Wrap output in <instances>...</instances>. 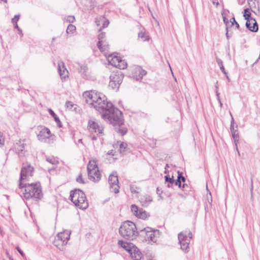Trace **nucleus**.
<instances>
[{"instance_id": "de8ad7c7", "label": "nucleus", "mask_w": 260, "mask_h": 260, "mask_svg": "<svg viewBox=\"0 0 260 260\" xmlns=\"http://www.w3.org/2000/svg\"><path fill=\"white\" fill-rule=\"evenodd\" d=\"M174 183H175L176 185L178 186L179 187H181V182L178 179L175 181Z\"/></svg>"}, {"instance_id": "c03bdc74", "label": "nucleus", "mask_w": 260, "mask_h": 260, "mask_svg": "<svg viewBox=\"0 0 260 260\" xmlns=\"http://www.w3.org/2000/svg\"><path fill=\"white\" fill-rule=\"evenodd\" d=\"M5 139L3 136V134L0 133V146L4 144Z\"/></svg>"}, {"instance_id": "a18cd8bd", "label": "nucleus", "mask_w": 260, "mask_h": 260, "mask_svg": "<svg viewBox=\"0 0 260 260\" xmlns=\"http://www.w3.org/2000/svg\"><path fill=\"white\" fill-rule=\"evenodd\" d=\"M216 59L217 63L220 68H221L222 66H223L222 64V61L220 59L218 58L217 57H216Z\"/></svg>"}, {"instance_id": "c756f323", "label": "nucleus", "mask_w": 260, "mask_h": 260, "mask_svg": "<svg viewBox=\"0 0 260 260\" xmlns=\"http://www.w3.org/2000/svg\"><path fill=\"white\" fill-rule=\"evenodd\" d=\"M46 160L53 165H56L58 163V160L54 157H46Z\"/></svg>"}, {"instance_id": "ddd939ff", "label": "nucleus", "mask_w": 260, "mask_h": 260, "mask_svg": "<svg viewBox=\"0 0 260 260\" xmlns=\"http://www.w3.org/2000/svg\"><path fill=\"white\" fill-rule=\"evenodd\" d=\"M146 72L140 66L135 67L132 70V77L136 80H140L145 75Z\"/></svg>"}, {"instance_id": "a19ab883", "label": "nucleus", "mask_w": 260, "mask_h": 260, "mask_svg": "<svg viewBox=\"0 0 260 260\" xmlns=\"http://www.w3.org/2000/svg\"><path fill=\"white\" fill-rule=\"evenodd\" d=\"M231 26L233 25L234 24H236V26L237 28H239V24L235 20V19L234 17H233L231 19Z\"/></svg>"}, {"instance_id": "20e7f679", "label": "nucleus", "mask_w": 260, "mask_h": 260, "mask_svg": "<svg viewBox=\"0 0 260 260\" xmlns=\"http://www.w3.org/2000/svg\"><path fill=\"white\" fill-rule=\"evenodd\" d=\"M70 198L71 201L79 209L84 210L88 207L86 197L84 193L80 189L71 191Z\"/></svg>"}, {"instance_id": "0e129e2a", "label": "nucleus", "mask_w": 260, "mask_h": 260, "mask_svg": "<svg viewBox=\"0 0 260 260\" xmlns=\"http://www.w3.org/2000/svg\"><path fill=\"white\" fill-rule=\"evenodd\" d=\"M218 101H219V102L220 106V107H222V103H221V102L220 100H218Z\"/></svg>"}, {"instance_id": "49530a36", "label": "nucleus", "mask_w": 260, "mask_h": 260, "mask_svg": "<svg viewBox=\"0 0 260 260\" xmlns=\"http://www.w3.org/2000/svg\"><path fill=\"white\" fill-rule=\"evenodd\" d=\"M223 20L224 23H225V24L226 26V29H228V25L229 24V20L225 16L223 17Z\"/></svg>"}, {"instance_id": "6ab92c4d", "label": "nucleus", "mask_w": 260, "mask_h": 260, "mask_svg": "<svg viewBox=\"0 0 260 260\" xmlns=\"http://www.w3.org/2000/svg\"><path fill=\"white\" fill-rule=\"evenodd\" d=\"M140 202L143 206L147 207L152 202V197L149 195L145 194L142 196L140 199Z\"/></svg>"}, {"instance_id": "338daca9", "label": "nucleus", "mask_w": 260, "mask_h": 260, "mask_svg": "<svg viewBox=\"0 0 260 260\" xmlns=\"http://www.w3.org/2000/svg\"><path fill=\"white\" fill-rule=\"evenodd\" d=\"M225 76H226V77L227 79H228L229 81H230V78H229V76H228V74H226V75H225Z\"/></svg>"}, {"instance_id": "b1692460", "label": "nucleus", "mask_w": 260, "mask_h": 260, "mask_svg": "<svg viewBox=\"0 0 260 260\" xmlns=\"http://www.w3.org/2000/svg\"><path fill=\"white\" fill-rule=\"evenodd\" d=\"M127 67V63L124 60H122L121 58L119 60L118 64L117 65V68H119L121 70H123L125 69Z\"/></svg>"}, {"instance_id": "2f4dec72", "label": "nucleus", "mask_w": 260, "mask_h": 260, "mask_svg": "<svg viewBox=\"0 0 260 260\" xmlns=\"http://www.w3.org/2000/svg\"><path fill=\"white\" fill-rule=\"evenodd\" d=\"M127 145L125 142L121 143L119 147V151L121 153L123 154L124 153L125 149L127 148Z\"/></svg>"}, {"instance_id": "e433bc0d", "label": "nucleus", "mask_w": 260, "mask_h": 260, "mask_svg": "<svg viewBox=\"0 0 260 260\" xmlns=\"http://www.w3.org/2000/svg\"><path fill=\"white\" fill-rule=\"evenodd\" d=\"M87 68L85 66H81L79 69V72L82 74H85L87 72Z\"/></svg>"}, {"instance_id": "3c124183", "label": "nucleus", "mask_w": 260, "mask_h": 260, "mask_svg": "<svg viewBox=\"0 0 260 260\" xmlns=\"http://www.w3.org/2000/svg\"><path fill=\"white\" fill-rule=\"evenodd\" d=\"M108 154L110 155H114V151L113 150L109 151L108 153Z\"/></svg>"}, {"instance_id": "680f3d73", "label": "nucleus", "mask_w": 260, "mask_h": 260, "mask_svg": "<svg viewBox=\"0 0 260 260\" xmlns=\"http://www.w3.org/2000/svg\"><path fill=\"white\" fill-rule=\"evenodd\" d=\"M19 31V34L21 36H22L23 34L22 32V30L20 29V30H18Z\"/></svg>"}, {"instance_id": "7ed1b4c3", "label": "nucleus", "mask_w": 260, "mask_h": 260, "mask_svg": "<svg viewBox=\"0 0 260 260\" xmlns=\"http://www.w3.org/2000/svg\"><path fill=\"white\" fill-rule=\"evenodd\" d=\"M119 234L125 239L132 240L135 239L138 235V232L135 224L130 221L122 223L119 228Z\"/></svg>"}, {"instance_id": "13d9d810", "label": "nucleus", "mask_w": 260, "mask_h": 260, "mask_svg": "<svg viewBox=\"0 0 260 260\" xmlns=\"http://www.w3.org/2000/svg\"><path fill=\"white\" fill-rule=\"evenodd\" d=\"M57 124V126L59 127H61L62 126L61 124V121L59 120V122H56Z\"/></svg>"}, {"instance_id": "c9c22d12", "label": "nucleus", "mask_w": 260, "mask_h": 260, "mask_svg": "<svg viewBox=\"0 0 260 260\" xmlns=\"http://www.w3.org/2000/svg\"><path fill=\"white\" fill-rule=\"evenodd\" d=\"M248 2L251 7H255L256 4L258 3V0H248Z\"/></svg>"}, {"instance_id": "bf43d9fd", "label": "nucleus", "mask_w": 260, "mask_h": 260, "mask_svg": "<svg viewBox=\"0 0 260 260\" xmlns=\"http://www.w3.org/2000/svg\"><path fill=\"white\" fill-rule=\"evenodd\" d=\"M6 255H7V256H8V257H9V258H10V257H11L10 256V255L9 253L8 252V251L7 250L6 251Z\"/></svg>"}, {"instance_id": "aec40b11", "label": "nucleus", "mask_w": 260, "mask_h": 260, "mask_svg": "<svg viewBox=\"0 0 260 260\" xmlns=\"http://www.w3.org/2000/svg\"><path fill=\"white\" fill-rule=\"evenodd\" d=\"M120 58V57H118L115 55L113 56L112 54H110L107 57V60L109 63L116 68L117 67V65L118 64Z\"/></svg>"}, {"instance_id": "9b49d317", "label": "nucleus", "mask_w": 260, "mask_h": 260, "mask_svg": "<svg viewBox=\"0 0 260 260\" xmlns=\"http://www.w3.org/2000/svg\"><path fill=\"white\" fill-rule=\"evenodd\" d=\"M109 183L111 191L115 193L119 192L118 179L116 172H113L109 177Z\"/></svg>"}, {"instance_id": "774afa93", "label": "nucleus", "mask_w": 260, "mask_h": 260, "mask_svg": "<svg viewBox=\"0 0 260 260\" xmlns=\"http://www.w3.org/2000/svg\"><path fill=\"white\" fill-rule=\"evenodd\" d=\"M226 38H227L228 39H229V35H228V31H227V32H226Z\"/></svg>"}, {"instance_id": "dca6fc26", "label": "nucleus", "mask_w": 260, "mask_h": 260, "mask_svg": "<svg viewBox=\"0 0 260 260\" xmlns=\"http://www.w3.org/2000/svg\"><path fill=\"white\" fill-rule=\"evenodd\" d=\"M142 232H145L147 238L151 241L155 242L157 240L156 237V233H158V231H152L151 228H147L141 230Z\"/></svg>"}, {"instance_id": "0eeeda50", "label": "nucleus", "mask_w": 260, "mask_h": 260, "mask_svg": "<svg viewBox=\"0 0 260 260\" xmlns=\"http://www.w3.org/2000/svg\"><path fill=\"white\" fill-rule=\"evenodd\" d=\"M244 17L247 20L246 26L251 31L256 32L258 30V25L255 20L251 17V13L248 9L244 10Z\"/></svg>"}, {"instance_id": "37998d69", "label": "nucleus", "mask_w": 260, "mask_h": 260, "mask_svg": "<svg viewBox=\"0 0 260 260\" xmlns=\"http://www.w3.org/2000/svg\"><path fill=\"white\" fill-rule=\"evenodd\" d=\"M74 105L73 104V103L70 101H67L66 103V107L70 109H72Z\"/></svg>"}, {"instance_id": "423d86ee", "label": "nucleus", "mask_w": 260, "mask_h": 260, "mask_svg": "<svg viewBox=\"0 0 260 260\" xmlns=\"http://www.w3.org/2000/svg\"><path fill=\"white\" fill-rule=\"evenodd\" d=\"M71 232L68 231H64L59 233L54 241V245L60 249V246L65 245L70 238Z\"/></svg>"}, {"instance_id": "4468645a", "label": "nucleus", "mask_w": 260, "mask_h": 260, "mask_svg": "<svg viewBox=\"0 0 260 260\" xmlns=\"http://www.w3.org/2000/svg\"><path fill=\"white\" fill-rule=\"evenodd\" d=\"M51 132L50 129L46 127L41 128L37 135L38 139L41 141H44L46 139L50 138Z\"/></svg>"}, {"instance_id": "cd10ccee", "label": "nucleus", "mask_w": 260, "mask_h": 260, "mask_svg": "<svg viewBox=\"0 0 260 260\" xmlns=\"http://www.w3.org/2000/svg\"><path fill=\"white\" fill-rule=\"evenodd\" d=\"M165 181L167 182H168L169 184L167 185L168 187H170L174 183L175 180L173 178V176L172 177H169V176H165Z\"/></svg>"}, {"instance_id": "5701e85b", "label": "nucleus", "mask_w": 260, "mask_h": 260, "mask_svg": "<svg viewBox=\"0 0 260 260\" xmlns=\"http://www.w3.org/2000/svg\"><path fill=\"white\" fill-rule=\"evenodd\" d=\"M25 145L23 143H21V141H19V143H17L15 146V149L18 153H22L23 149L24 148Z\"/></svg>"}, {"instance_id": "f3484780", "label": "nucleus", "mask_w": 260, "mask_h": 260, "mask_svg": "<svg viewBox=\"0 0 260 260\" xmlns=\"http://www.w3.org/2000/svg\"><path fill=\"white\" fill-rule=\"evenodd\" d=\"M58 72L62 80L64 79L66 77L68 76V71L66 68L63 62L62 61L58 62Z\"/></svg>"}, {"instance_id": "2eb2a0df", "label": "nucleus", "mask_w": 260, "mask_h": 260, "mask_svg": "<svg viewBox=\"0 0 260 260\" xmlns=\"http://www.w3.org/2000/svg\"><path fill=\"white\" fill-rule=\"evenodd\" d=\"M129 254L133 260H140L142 256L141 252L135 245L129 250Z\"/></svg>"}, {"instance_id": "603ef678", "label": "nucleus", "mask_w": 260, "mask_h": 260, "mask_svg": "<svg viewBox=\"0 0 260 260\" xmlns=\"http://www.w3.org/2000/svg\"><path fill=\"white\" fill-rule=\"evenodd\" d=\"M13 25H14V27L17 28L18 29V30H20V28L19 27V26L17 24V23L13 24Z\"/></svg>"}, {"instance_id": "4c0bfd02", "label": "nucleus", "mask_w": 260, "mask_h": 260, "mask_svg": "<svg viewBox=\"0 0 260 260\" xmlns=\"http://www.w3.org/2000/svg\"><path fill=\"white\" fill-rule=\"evenodd\" d=\"M76 181L78 183L84 184L85 183V182L84 181L83 179L82 178V176L81 174H80L78 177L76 178Z\"/></svg>"}, {"instance_id": "6e6552de", "label": "nucleus", "mask_w": 260, "mask_h": 260, "mask_svg": "<svg viewBox=\"0 0 260 260\" xmlns=\"http://www.w3.org/2000/svg\"><path fill=\"white\" fill-rule=\"evenodd\" d=\"M122 79L121 74H112L110 77L109 86L113 89H118L122 83Z\"/></svg>"}, {"instance_id": "72a5a7b5", "label": "nucleus", "mask_w": 260, "mask_h": 260, "mask_svg": "<svg viewBox=\"0 0 260 260\" xmlns=\"http://www.w3.org/2000/svg\"><path fill=\"white\" fill-rule=\"evenodd\" d=\"M99 49L102 52L105 51L106 50H108L109 48V45L107 44V42L105 41V43L103 44V45H101L100 47H98Z\"/></svg>"}, {"instance_id": "79ce46f5", "label": "nucleus", "mask_w": 260, "mask_h": 260, "mask_svg": "<svg viewBox=\"0 0 260 260\" xmlns=\"http://www.w3.org/2000/svg\"><path fill=\"white\" fill-rule=\"evenodd\" d=\"M66 20L69 22H73L75 20V18L74 16H68Z\"/></svg>"}, {"instance_id": "1a4fd4ad", "label": "nucleus", "mask_w": 260, "mask_h": 260, "mask_svg": "<svg viewBox=\"0 0 260 260\" xmlns=\"http://www.w3.org/2000/svg\"><path fill=\"white\" fill-rule=\"evenodd\" d=\"M88 129L91 134H96L97 136H100L103 134L104 128L98 122L93 120H89Z\"/></svg>"}, {"instance_id": "09e8293b", "label": "nucleus", "mask_w": 260, "mask_h": 260, "mask_svg": "<svg viewBox=\"0 0 260 260\" xmlns=\"http://www.w3.org/2000/svg\"><path fill=\"white\" fill-rule=\"evenodd\" d=\"M221 72L225 75H226L227 73L226 72L225 69L223 66H222L221 68H220Z\"/></svg>"}, {"instance_id": "5fc2aeb1", "label": "nucleus", "mask_w": 260, "mask_h": 260, "mask_svg": "<svg viewBox=\"0 0 260 260\" xmlns=\"http://www.w3.org/2000/svg\"><path fill=\"white\" fill-rule=\"evenodd\" d=\"M167 168H169V165L167 164L165 167V173L167 174L168 172Z\"/></svg>"}, {"instance_id": "ea45409f", "label": "nucleus", "mask_w": 260, "mask_h": 260, "mask_svg": "<svg viewBox=\"0 0 260 260\" xmlns=\"http://www.w3.org/2000/svg\"><path fill=\"white\" fill-rule=\"evenodd\" d=\"M20 17L19 15H16L12 19V22L13 24L17 23Z\"/></svg>"}, {"instance_id": "39448f33", "label": "nucleus", "mask_w": 260, "mask_h": 260, "mask_svg": "<svg viewBox=\"0 0 260 260\" xmlns=\"http://www.w3.org/2000/svg\"><path fill=\"white\" fill-rule=\"evenodd\" d=\"M178 238L181 249L185 253H187L189 250V244L192 238V233L189 232L187 235L183 233H180L178 234Z\"/></svg>"}, {"instance_id": "7c9ffc66", "label": "nucleus", "mask_w": 260, "mask_h": 260, "mask_svg": "<svg viewBox=\"0 0 260 260\" xmlns=\"http://www.w3.org/2000/svg\"><path fill=\"white\" fill-rule=\"evenodd\" d=\"M230 115L232 117V119H231V125H230V130H231V132H233L235 130H237L238 126H237V125H236L235 126L234 119V118H233L232 114L231 112H230Z\"/></svg>"}, {"instance_id": "e2e57ef3", "label": "nucleus", "mask_w": 260, "mask_h": 260, "mask_svg": "<svg viewBox=\"0 0 260 260\" xmlns=\"http://www.w3.org/2000/svg\"><path fill=\"white\" fill-rule=\"evenodd\" d=\"M91 139L94 140H96V138L95 136H93L91 137Z\"/></svg>"}, {"instance_id": "393cba45", "label": "nucleus", "mask_w": 260, "mask_h": 260, "mask_svg": "<svg viewBox=\"0 0 260 260\" xmlns=\"http://www.w3.org/2000/svg\"><path fill=\"white\" fill-rule=\"evenodd\" d=\"M105 34L102 32L100 34H99L98 39H99V42L97 44L98 47H100L101 45H103L104 43H105Z\"/></svg>"}, {"instance_id": "f8f14e48", "label": "nucleus", "mask_w": 260, "mask_h": 260, "mask_svg": "<svg viewBox=\"0 0 260 260\" xmlns=\"http://www.w3.org/2000/svg\"><path fill=\"white\" fill-rule=\"evenodd\" d=\"M131 210L133 214L138 218L143 219H146L149 214L142 208H139L136 205H132L131 206Z\"/></svg>"}, {"instance_id": "58836bf2", "label": "nucleus", "mask_w": 260, "mask_h": 260, "mask_svg": "<svg viewBox=\"0 0 260 260\" xmlns=\"http://www.w3.org/2000/svg\"><path fill=\"white\" fill-rule=\"evenodd\" d=\"M100 19H101V21L103 22L102 28H105L108 25L109 23L108 21L105 20L104 18L103 17L100 18Z\"/></svg>"}, {"instance_id": "f257e3e1", "label": "nucleus", "mask_w": 260, "mask_h": 260, "mask_svg": "<svg viewBox=\"0 0 260 260\" xmlns=\"http://www.w3.org/2000/svg\"><path fill=\"white\" fill-rule=\"evenodd\" d=\"M83 96L86 103L91 107L103 112L102 117L112 124L117 133L122 136L126 134L127 129L123 126L122 112L115 108L111 102H107L105 95L92 90L84 92Z\"/></svg>"}, {"instance_id": "8fccbe9b", "label": "nucleus", "mask_w": 260, "mask_h": 260, "mask_svg": "<svg viewBox=\"0 0 260 260\" xmlns=\"http://www.w3.org/2000/svg\"><path fill=\"white\" fill-rule=\"evenodd\" d=\"M17 249L18 250V251L19 252V253L22 255V256H23L24 255V253L23 252H22V251L18 247H17Z\"/></svg>"}, {"instance_id": "052dcab7", "label": "nucleus", "mask_w": 260, "mask_h": 260, "mask_svg": "<svg viewBox=\"0 0 260 260\" xmlns=\"http://www.w3.org/2000/svg\"><path fill=\"white\" fill-rule=\"evenodd\" d=\"M212 199H211L210 201H209V200H208V202H209V203L210 205H211H211H212Z\"/></svg>"}, {"instance_id": "bb28decb", "label": "nucleus", "mask_w": 260, "mask_h": 260, "mask_svg": "<svg viewBox=\"0 0 260 260\" xmlns=\"http://www.w3.org/2000/svg\"><path fill=\"white\" fill-rule=\"evenodd\" d=\"M231 133L232 135V137L234 139V141H235V143L237 149H238L237 144V142H238V140H239V134H238V129L235 130L233 132H231Z\"/></svg>"}, {"instance_id": "69168bd1", "label": "nucleus", "mask_w": 260, "mask_h": 260, "mask_svg": "<svg viewBox=\"0 0 260 260\" xmlns=\"http://www.w3.org/2000/svg\"><path fill=\"white\" fill-rule=\"evenodd\" d=\"M78 143H82V139H79V140H78Z\"/></svg>"}, {"instance_id": "412c9836", "label": "nucleus", "mask_w": 260, "mask_h": 260, "mask_svg": "<svg viewBox=\"0 0 260 260\" xmlns=\"http://www.w3.org/2000/svg\"><path fill=\"white\" fill-rule=\"evenodd\" d=\"M96 169H99V168L98 167L96 160L92 159L90 160L87 165V171L89 172V174L90 175L93 174L92 171L96 170Z\"/></svg>"}, {"instance_id": "473e14b6", "label": "nucleus", "mask_w": 260, "mask_h": 260, "mask_svg": "<svg viewBox=\"0 0 260 260\" xmlns=\"http://www.w3.org/2000/svg\"><path fill=\"white\" fill-rule=\"evenodd\" d=\"M49 114L53 117L55 122H59V119L51 109H48Z\"/></svg>"}, {"instance_id": "a211bd4d", "label": "nucleus", "mask_w": 260, "mask_h": 260, "mask_svg": "<svg viewBox=\"0 0 260 260\" xmlns=\"http://www.w3.org/2000/svg\"><path fill=\"white\" fill-rule=\"evenodd\" d=\"M93 174H89V172H88V175L89 179L94 182H99L101 180V174L99 169L92 171Z\"/></svg>"}, {"instance_id": "a878e982", "label": "nucleus", "mask_w": 260, "mask_h": 260, "mask_svg": "<svg viewBox=\"0 0 260 260\" xmlns=\"http://www.w3.org/2000/svg\"><path fill=\"white\" fill-rule=\"evenodd\" d=\"M138 37L141 39L143 41H146L149 40L148 36L146 34L145 32L143 31H141L139 32Z\"/></svg>"}, {"instance_id": "f03ea898", "label": "nucleus", "mask_w": 260, "mask_h": 260, "mask_svg": "<svg viewBox=\"0 0 260 260\" xmlns=\"http://www.w3.org/2000/svg\"><path fill=\"white\" fill-rule=\"evenodd\" d=\"M19 193L26 199H32L38 201L43 197L41 185L39 183L23 184L19 182Z\"/></svg>"}, {"instance_id": "6e6d98bb", "label": "nucleus", "mask_w": 260, "mask_h": 260, "mask_svg": "<svg viewBox=\"0 0 260 260\" xmlns=\"http://www.w3.org/2000/svg\"><path fill=\"white\" fill-rule=\"evenodd\" d=\"M188 187V186L186 184L184 183L182 185V188L184 190H185V188Z\"/></svg>"}, {"instance_id": "c85d7f7f", "label": "nucleus", "mask_w": 260, "mask_h": 260, "mask_svg": "<svg viewBox=\"0 0 260 260\" xmlns=\"http://www.w3.org/2000/svg\"><path fill=\"white\" fill-rule=\"evenodd\" d=\"M76 30V27L74 25L70 24L67 29L66 32L67 34H73Z\"/></svg>"}, {"instance_id": "4be33fe9", "label": "nucleus", "mask_w": 260, "mask_h": 260, "mask_svg": "<svg viewBox=\"0 0 260 260\" xmlns=\"http://www.w3.org/2000/svg\"><path fill=\"white\" fill-rule=\"evenodd\" d=\"M118 243L122 248H124L128 252L132 246H134V245L132 243L125 242L123 241H119Z\"/></svg>"}, {"instance_id": "4d7b16f0", "label": "nucleus", "mask_w": 260, "mask_h": 260, "mask_svg": "<svg viewBox=\"0 0 260 260\" xmlns=\"http://www.w3.org/2000/svg\"><path fill=\"white\" fill-rule=\"evenodd\" d=\"M101 19H100V20H98V19H96V21H95V23L97 25H100V21H101Z\"/></svg>"}, {"instance_id": "9d476101", "label": "nucleus", "mask_w": 260, "mask_h": 260, "mask_svg": "<svg viewBox=\"0 0 260 260\" xmlns=\"http://www.w3.org/2000/svg\"><path fill=\"white\" fill-rule=\"evenodd\" d=\"M34 168L30 165H24L21 170L19 182H22L23 180H28L29 178L32 176Z\"/></svg>"}, {"instance_id": "f704fd0d", "label": "nucleus", "mask_w": 260, "mask_h": 260, "mask_svg": "<svg viewBox=\"0 0 260 260\" xmlns=\"http://www.w3.org/2000/svg\"><path fill=\"white\" fill-rule=\"evenodd\" d=\"M177 179L183 182H184L186 180L185 178L182 176V173L180 172L179 171H178V177Z\"/></svg>"}, {"instance_id": "864d4df0", "label": "nucleus", "mask_w": 260, "mask_h": 260, "mask_svg": "<svg viewBox=\"0 0 260 260\" xmlns=\"http://www.w3.org/2000/svg\"><path fill=\"white\" fill-rule=\"evenodd\" d=\"M216 95H217V96L218 100H220V98H219V92H218V90H217V88H218V87L216 86Z\"/></svg>"}]
</instances>
